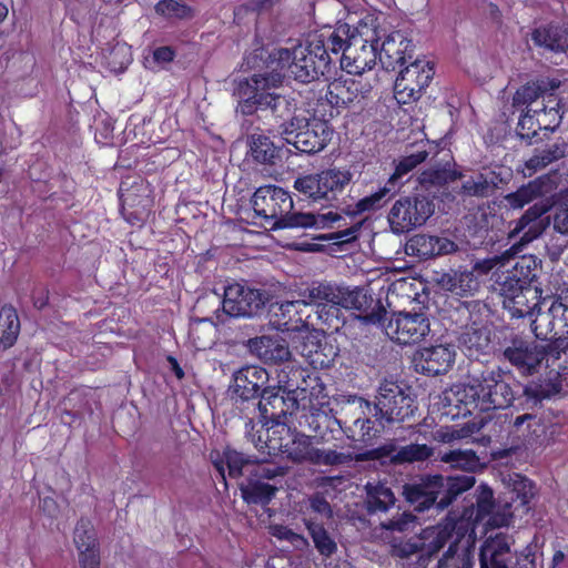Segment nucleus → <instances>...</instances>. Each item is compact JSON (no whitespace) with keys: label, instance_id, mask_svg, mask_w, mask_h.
Wrapping results in <instances>:
<instances>
[{"label":"nucleus","instance_id":"obj_57","mask_svg":"<svg viewBox=\"0 0 568 568\" xmlns=\"http://www.w3.org/2000/svg\"><path fill=\"white\" fill-rule=\"evenodd\" d=\"M435 568H474V556L468 549L456 552V544H450Z\"/></svg>","mask_w":568,"mask_h":568},{"label":"nucleus","instance_id":"obj_1","mask_svg":"<svg viewBox=\"0 0 568 568\" xmlns=\"http://www.w3.org/2000/svg\"><path fill=\"white\" fill-rule=\"evenodd\" d=\"M346 37L344 28L324 26L312 31L293 48H276L267 58L270 70L285 72L301 83H311L331 71V54L338 55L339 43Z\"/></svg>","mask_w":568,"mask_h":568},{"label":"nucleus","instance_id":"obj_32","mask_svg":"<svg viewBox=\"0 0 568 568\" xmlns=\"http://www.w3.org/2000/svg\"><path fill=\"white\" fill-rule=\"evenodd\" d=\"M250 349L253 354H255L264 364L268 365H277L284 364V371L286 368L290 369L292 365L291 362V351L287 342L284 338L278 336H260L254 337L248 341Z\"/></svg>","mask_w":568,"mask_h":568},{"label":"nucleus","instance_id":"obj_48","mask_svg":"<svg viewBox=\"0 0 568 568\" xmlns=\"http://www.w3.org/2000/svg\"><path fill=\"white\" fill-rule=\"evenodd\" d=\"M253 160L261 164H275L281 158L282 149L275 146L273 141L263 134H253L250 142Z\"/></svg>","mask_w":568,"mask_h":568},{"label":"nucleus","instance_id":"obj_55","mask_svg":"<svg viewBox=\"0 0 568 568\" xmlns=\"http://www.w3.org/2000/svg\"><path fill=\"white\" fill-rule=\"evenodd\" d=\"M73 541L79 552L100 549L94 527L91 520L84 517L77 521Z\"/></svg>","mask_w":568,"mask_h":568},{"label":"nucleus","instance_id":"obj_13","mask_svg":"<svg viewBox=\"0 0 568 568\" xmlns=\"http://www.w3.org/2000/svg\"><path fill=\"white\" fill-rule=\"evenodd\" d=\"M559 87L555 81H548L545 79H538L536 81H529L518 88L513 95V106L516 109L525 108L526 111L531 109L530 105L536 102L539 98L542 99L541 106L532 109V113L540 115L552 114V121L556 124L560 122V100L555 93V90Z\"/></svg>","mask_w":568,"mask_h":568},{"label":"nucleus","instance_id":"obj_30","mask_svg":"<svg viewBox=\"0 0 568 568\" xmlns=\"http://www.w3.org/2000/svg\"><path fill=\"white\" fill-rule=\"evenodd\" d=\"M415 45L402 31H392L378 43V60L384 69L395 70L413 59Z\"/></svg>","mask_w":568,"mask_h":568},{"label":"nucleus","instance_id":"obj_17","mask_svg":"<svg viewBox=\"0 0 568 568\" xmlns=\"http://www.w3.org/2000/svg\"><path fill=\"white\" fill-rule=\"evenodd\" d=\"M413 399L395 382L385 381L376 396L375 416L385 423L403 422L413 414Z\"/></svg>","mask_w":568,"mask_h":568},{"label":"nucleus","instance_id":"obj_22","mask_svg":"<svg viewBox=\"0 0 568 568\" xmlns=\"http://www.w3.org/2000/svg\"><path fill=\"white\" fill-rule=\"evenodd\" d=\"M143 182L134 183L129 189L119 190L121 213L132 226H141L148 220L153 204Z\"/></svg>","mask_w":568,"mask_h":568},{"label":"nucleus","instance_id":"obj_52","mask_svg":"<svg viewBox=\"0 0 568 568\" xmlns=\"http://www.w3.org/2000/svg\"><path fill=\"white\" fill-rule=\"evenodd\" d=\"M439 458L442 462L449 464L450 467L465 470L471 475L479 467V458L471 449H450L440 453Z\"/></svg>","mask_w":568,"mask_h":568},{"label":"nucleus","instance_id":"obj_36","mask_svg":"<svg viewBox=\"0 0 568 568\" xmlns=\"http://www.w3.org/2000/svg\"><path fill=\"white\" fill-rule=\"evenodd\" d=\"M377 458H389L394 465L425 462L433 456V448L426 444L412 443L396 449L394 444L383 445L374 450Z\"/></svg>","mask_w":568,"mask_h":568},{"label":"nucleus","instance_id":"obj_61","mask_svg":"<svg viewBox=\"0 0 568 568\" xmlns=\"http://www.w3.org/2000/svg\"><path fill=\"white\" fill-rule=\"evenodd\" d=\"M532 109H528L520 118L517 124V134L521 140H526L531 142L534 138L538 135V130L541 129V125L538 124L535 126L534 115L530 114Z\"/></svg>","mask_w":568,"mask_h":568},{"label":"nucleus","instance_id":"obj_41","mask_svg":"<svg viewBox=\"0 0 568 568\" xmlns=\"http://www.w3.org/2000/svg\"><path fill=\"white\" fill-rule=\"evenodd\" d=\"M440 284L444 290L460 297L471 296L480 287L479 277L474 274V271L463 267L453 273L444 274Z\"/></svg>","mask_w":568,"mask_h":568},{"label":"nucleus","instance_id":"obj_58","mask_svg":"<svg viewBox=\"0 0 568 568\" xmlns=\"http://www.w3.org/2000/svg\"><path fill=\"white\" fill-rule=\"evenodd\" d=\"M348 462V456L335 449L314 448L308 457V463L314 465L336 466Z\"/></svg>","mask_w":568,"mask_h":568},{"label":"nucleus","instance_id":"obj_21","mask_svg":"<svg viewBox=\"0 0 568 568\" xmlns=\"http://www.w3.org/2000/svg\"><path fill=\"white\" fill-rule=\"evenodd\" d=\"M444 153L443 158L434 162L435 164H440L436 168H430L424 170L417 178V185L415 190L417 192L427 195L433 200V203L438 199V194L440 190L448 184L449 182H454L462 178V173L452 168V162L454 158L449 150L444 149L442 152Z\"/></svg>","mask_w":568,"mask_h":568},{"label":"nucleus","instance_id":"obj_42","mask_svg":"<svg viewBox=\"0 0 568 568\" xmlns=\"http://www.w3.org/2000/svg\"><path fill=\"white\" fill-rule=\"evenodd\" d=\"M509 501L506 503L508 514L513 510L526 508L536 495V486L532 480L520 474H514L509 478Z\"/></svg>","mask_w":568,"mask_h":568},{"label":"nucleus","instance_id":"obj_39","mask_svg":"<svg viewBox=\"0 0 568 568\" xmlns=\"http://www.w3.org/2000/svg\"><path fill=\"white\" fill-rule=\"evenodd\" d=\"M432 544L425 538V528L420 534L407 540H394L392 542L393 556L402 559L409 558L414 554H418V566L426 568L430 559L436 556L439 550H433Z\"/></svg>","mask_w":568,"mask_h":568},{"label":"nucleus","instance_id":"obj_2","mask_svg":"<svg viewBox=\"0 0 568 568\" xmlns=\"http://www.w3.org/2000/svg\"><path fill=\"white\" fill-rule=\"evenodd\" d=\"M253 224L272 230L293 227H333L334 223L343 220L337 211L325 213L293 212V200L290 192L283 187L267 184L255 190L251 197Z\"/></svg>","mask_w":568,"mask_h":568},{"label":"nucleus","instance_id":"obj_54","mask_svg":"<svg viewBox=\"0 0 568 568\" xmlns=\"http://www.w3.org/2000/svg\"><path fill=\"white\" fill-rule=\"evenodd\" d=\"M154 11L168 20H190L195 17L194 8L179 0H160L155 3Z\"/></svg>","mask_w":568,"mask_h":568},{"label":"nucleus","instance_id":"obj_23","mask_svg":"<svg viewBox=\"0 0 568 568\" xmlns=\"http://www.w3.org/2000/svg\"><path fill=\"white\" fill-rule=\"evenodd\" d=\"M443 493V475H427L414 483L403 486L405 500L415 511L423 513L430 507L437 509V503Z\"/></svg>","mask_w":568,"mask_h":568},{"label":"nucleus","instance_id":"obj_4","mask_svg":"<svg viewBox=\"0 0 568 568\" xmlns=\"http://www.w3.org/2000/svg\"><path fill=\"white\" fill-rule=\"evenodd\" d=\"M527 393V387L516 382L510 372L497 368L483 372L479 378L464 385L458 395L469 413L471 409L486 413L508 408Z\"/></svg>","mask_w":568,"mask_h":568},{"label":"nucleus","instance_id":"obj_37","mask_svg":"<svg viewBox=\"0 0 568 568\" xmlns=\"http://www.w3.org/2000/svg\"><path fill=\"white\" fill-rule=\"evenodd\" d=\"M556 189L555 179L550 174H545L520 186L517 191L508 194L506 199L511 207L521 209L537 197L551 194Z\"/></svg>","mask_w":568,"mask_h":568},{"label":"nucleus","instance_id":"obj_7","mask_svg":"<svg viewBox=\"0 0 568 568\" xmlns=\"http://www.w3.org/2000/svg\"><path fill=\"white\" fill-rule=\"evenodd\" d=\"M306 371L298 365H292L290 372L281 371L278 374L280 385L277 387H265L258 402L260 417L263 425L272 423L270 434L273 430H285L287 415H292L298 408L295 396L296 389H305Z\"/></svg>","mask_w":568,"mask_h":568},{"label":"nucleus","instance_id":"obj_44","mask_svg":"<svg viewBox=\"0 0 568 568\" xmlns=\"http://www.w3.org/2000/svg\"><path fill=\"white\" fill-rule=\"evenodd\" d=\"M240 490L246 504L266 506L275 497L278 488L275 485L247 477L246 483L240 485Z\"/></svg>","mask_w":568,"mask_h":568},{"label":"nucleus","instance_id":"obj_16","mask_svg":"<svg viewBox=\"0 0 568 568\" xmlns=\"http://www.w3.org/2000/svg\"><path fill=\"white\" fill-rule=\"evenodd\" d=\"M471 509H464L459 517L448 514L444 520L435 526L425 528V538L433 545V550H442L445 545L455 536L456 552L458 544L467 535L474 534L478 523H475Z\"/></svg>","mask_w":568,"mask_h":568},{"label":"nucleus","instance_id":"obj_64","mask_svg":"<svg viewBox=\"0 0 568 568\" xmlns=\"http://www.w3.org/2000/svg\"><path fill=\"white\" fill-rule=\"evenodd\" d=\"M554 229L560 234H568V205L560 204L554 215Z\"/></svg>","mask_w":568,"mask_h":568},{"label":"nucleus","instance_id":"obj_14","mask_svg":"<svg viewBox=\"0 0 568 568\" xmlns=\"http://www.w3.org/2000/svg\"><path fill=\"white\" fill-rule=\"evenodd\" d=\"M386 335L400 345L417 344L430 333V321L426 312H394L381 326Z\"/></svg>","mask_w":568,"mask_h":568},{"label":"nucleus","instance_id":"obj_43","mask_svg":"<svg viewBox=\"0 0 568 568\" xmlns=\"http://www.w3.org/2000/svg\"><path fill=\"white\" fill-rule=\"evenodd\" d=\"M475 483V476L471 474L443 476V493L437 503V510L446 509L457 496L473 488Z\"/></svg>","mask_w":568,"mask_h":568},{"label":"nucleus","instance_id":"obj_29","mask_svg":"<svg viewBox=\"0 0 568 568\" xmlns=\"http://www.w3.org/2000/svg\"><path fill=\"white\" fill-rule=\"evenodd\" d=\"M267 382L268 373L265 368L255 365L244 366L233 375L230 387L232 397L242 402L261 398Z\"/></svg>","mask_w":568,"mask_h":568},{"label":"nucleus","instance_id":"obj_27","mask_svg":"<svg viewBox=\"0 0 568 568\" xmlns=\"http://www.w3.org/2000/svg\"><path fill=\"white\" fill-rule=\"evenodd\" d=\"M454 361V349L442 344L418 348L412 357L415 372L427 376L445 374L452 367Z\"/></svg>","mask_w":568,"mask_h":568},{"label":"nucleus","instance_id":"obj_49","mask_svg":"<svg viewBox=\"0 0 568 568\" xmlns=\"http://www.w3.org/2000/svg\"><path fill=\"white\" fill-rule=\"evenodd\" d=\"M307 423L313 433L311 437L314 438L316 443H328L336 439V425L338 424L336 418L324 413H318L312 414L307 418Z\"/></svg>","mask_w":568,"mask_h":568},{"label":"nucleus","instance_id":"obj_9","mask_svg":"<svg viewBox=\"0 0 568 568\" xmlns=\"http://www.w3.org/2000/svg\"><path fill=\"white\" fill-rule=\"evenodd\" d=\"M282 133L288 144L300 153L315 154L329 142L333 130L325 119L294 115L290 121H283Z\"/></svg>","mask_w":568,"mask_h":568},{"label":"nucleus","instance_id":"obj_45","mask_svg":"<svg viewBox=\"0 0 568 568\" xmlns=\"http://www.w3.org/2000/svg\"><path fill=\"white\" fill-rule=\"evenodd\" d=\"M21 324L16 307L4 304L0 308V346L3 349L12 347L20 334Z\"/></svg>","mask_w":568,"mask_h":568},{"label":"nucleus","instance_id":"obj_11","mask_svg":"<svg viewBox=\"0 0 568 568\" xmlns=\"http://www.w3.org/2000/svg\"><path fill=\"white\" fill-rule=\"evenodd\" d=\"M436 204L427 195L414 190L408 195L398 199L388 213V222L396 234L407 233L426 223L434 214Z\"/></svg>","mask_w":568,"mask_h":568},{"label":"nucleus","instance_id":"obj_25","mask_svg":"<svg viewBox=\"0 0 568 568\" xmlns=\"http://www.w3.org/2000/svg\"><path fill=\"white\" fill-rule=\"evenodd\" d=\"M271 455L281 453L295 463L308 462L315 447L312 446L311 436L304 434H290L285 430H273L268 443H265Z\"/></svg>","mask_w":568,"mask_h":568},{"label":"nucleus","instance_id":"obj_6","mask_svg":"<svg viewBox=\"0 0 568 568\" xmlns=\"http://www.w3.org/2000/svg\"><path fill=\"white\" fill-rule=\"evenodd\" d=\"M377 19L367 17L358 22L352 30L347 23H337L334 28H344V36L339 43L342 53L341 67L349 74H363L372 70L378 60V42L381 41Z\"/></svg>","mask_w":568,"mask_h":568},{"label":"nucleus","instance_id":"obj_15","mask_svg":"<svg viewBox=\"0 0 568 568\" xmlns=\"http://www.w3.org/2000/svg\"><path fill=\"white\" fill-rule=\"evenodd\" d=\"M435 74L433 63L414 60L399 73L394 83V98L398 104L416 102L429 85Z\"/></svg>","mask_w":568,"mask_h":568},{"label":"nucleus","instance_id":"obj_8","mask_svg":"<svg viewBox=\"0 0 568 568\" xmlns=\"http://www.w3.org/2000/svg\"><path fill=\"white\" fill-rule=\"evenodd\" d=\"M211 298L217 304L214 311L217 322L224 323L223 316L252 318L261 315L268 302V294L264 290L233 282L224 286L222 296L214 293L212 296L200 298L197 304H206Z\"/></svg>","mask_w":568,"mask_h":568},{"label":"nucleus","instance_id":"obj_33","mask_svg":"<svg viewBox=\"0 0 568 568\" xmlns=\"http://www.w3.org/2000/svg\"><path fill=\"white\" fill-rule=\"evenodd\" d=\"M446 142L444 140H425L417 144V150L408 155L400 158L395 166L394 173L387 181V184L395 187L397 181L414 170L417 165L425 162L428 158L436 162V158L444 151Z\"/></svg>","mask_w":568,"mask_h":568},{"label":"nucleus","instance_id":"obj_18","mask_svg":"<svg viewBox=\"0 0 568 568\" xmlns=\"http://www.w3.org/2000/svg\"><path fill=\"white\" fill-rule=\"evenodd\" d=\"M339 307L358 312L357 318L364 324L384 326L387 311L381 298H375L374 294L363 287H343Z\"/></svg>","mask_w":568,"mask_h":568},{"label":"nucleus","instance_id":"obj_63","mask_svg":"<svg viewBox=\"0 0 568 568\" xmlns=\"http://www.w3.org/2000/svg\"><path fill=\"white\" fill-rule=\"evenodd\" d=\"M310 508L315 514L321 515L325 519L333 517V510L326 498L320 494H315L310 498Z\"/></svg>","mask_w":568,"mask_h":568},{"label":"nucleus","instance_id":"obj_51","mask_svg":"<svg viewBox=\"0 0 568 568\" xmlns=\"http://www.w3.org/2000/svg\"><path fill=\"white\" fill-rule=\"evenodd\" d=\"M540 264L541 261L535 255H523L507 273L516 278L514 280L515 282L519 281L525 285L535 287L534 283L538 278V268L540 267Z\"/></svg>","mask_w":568,"mask_h":568},{"label":"nucleus","instance_id":"obj_24","mask_svg":"<svg viewBox=\"0 0 568 568\" xmlns=\"http://www.w3.org/2000/svg\"><path fill=\"white\" fill-rule=\"evenodd\" d=\"M508 435L515 447L535 450L544 443L546 426L537 415L525 413L509 423Z\"/></svg>","mask_w":568,"mask_h":568},{"label":"nucleus","instance_id":"obj_26","mask_svg":"<svg viewBox=\"0 0 568 568\" xmlns=\"http://www.w3.org/2000/svg\"><path fill=\"white\" fill-rule=\"evenodd\" d=\"M343 287L336 286L328 282H313L304 291L301 292L303 300H306L307 306L316 305L317 317L331 325L329 317H337L339 312L338 305L342 296Z\"/></svg>","mask_w":568,"mask_h":568},{"label":"nucleus","instance_id":"obj_28","mask_svg":"<svg viewBox=\"0 0 568 568\" xmlns=\"http://www.w3.org/2000/svg\"><path fill=\"white\" fill-rule=\"evenodd\" d=\"M372 91L368 82L348 79H335L329 82L325 93V101L331 106L329 116H334L333 110L347 108L355 101L366 98Z\"/></svg>","mask_w":568,"mask_h":568},{"label":"nucleus","instance_id":"obj_47","mask_svg":"<svg viewBox=\"0 0 568 568\" xmlns=\"http://www.w3.org/2000/svg\"><path fill=\"white\" fill-rule=\"evenodd\" d=\"M303 523L314 542V547L322 557L329 558L337 551V544L324 525L312 517H304Z\"/></svg>","mask_w":568,"mask_h":568},{"label":"nucleus","instance_id":"obj_20","mask_svg":"<svg viewBox=\"0 0 568 568\" xmlns=\"http://www.w3.org/2000/svg\"><path fill=\"white\" fill-rule=\"evenodd\" d=\"M546 347L514 335L503 351L504 358L523 374L531 375L546 358Z\"/></svg>","mask_w":568,"mask_h":568},{"label":"nucleus","instance_id":"obj_59","mask_svg":"<svg viewBox=\"0 0 568 568\" xmlns=\"http://www.w3.org/2000/svg\"><path fill=\"white\" fill-rule=\"evenodd\" d=\"M287 473V468L283 466H276L268 463L253 462L250 469V477L256 478L261 481L263 479H274L276 477H283Z\"/></svg>","mask_w":568,"mask_h":568},{"label":"nucleus","instance_id":"obj_38","mask_svg":"<svg viewBox=\"0 0 568 568\" xmlns=\"http://www.w3.org/2000/svg\"><path fill=\"white\" fill-rule=\"evenodd\" d=\"M513 554L506 536L487 539L479 550L480 568H509Z\"/></svg>","mask_w":568,"mask_h":568},{"label":"nucleus","instance_id":"obj_10","mask_svg":"<svg viewBox=\"0 0 568 568\" xmlns=\"http://www.w3.org/2000/svg\"><path fill=\"white\" fill-rule=\"evenodd\" d=\"M551 207L552 203L548 199L541 200L529 206L518 220L509 223L508 240L513 244L506 251L508 256L520 253L545 233L550 224V217L546 214Z\"/></svg>","mask_w":568,"mask_h":568},{"label":"nucleus","instance_id":"obj_46","mask_svg":"<svg viewBox=\"0 0 568 568\" xmlns=\"http://www.w3.org/2000/svg\"><path fill=\"white\" fill-rule=\"evenodd\" d=\"M541 292L539 287H535L532 295L524 291L520 294H515L514 296L503 300V305L508 310L511 317L524 318L531 316L539 304Z\"/></svg>","mask_w":568,"mask_h":568},{"label":"nucleus","instance_id":"obj_3","mask_svg":"<svg viewBox=\"0 0 568 568\" xmlns=\"http://www.w3.org/2000/svg\"><path fill=\"white\" fill-rule=\"evenodd\" d=\"M353 174L347 169H326L316 174H307L300 176L294 182V189L304 197L321 205L332 207L329 211H337L342 216L336 227L345 226V215L352 216L366 211H374L383 205L385 197L392 190V185L379 189L377 192L361 199L356 203L355 211H346L339 209L338 201L343 195L346 186L351 183Z\"/></svg>","mask_w":568,"mask_h":568},{"label":"nucleus","instance_id":"obj_5","mask_svg":"<svg viewBox=\"0 0 568 568\" xmlns=\"http://www.w3.org/2000/svg\"><path fill=\"white\" fill-rule=\"evenodd\" d=\"M284 81V74L276 70L255 73L236 83L233 95L237 100L236 112L253 115L257 111H271L274 118L285 120L290 115V101L276 93Z\"/></svg>","mask_w":568,"mask_h":568},{"label":"nucleus","instance_id":"obj_40","mask_svg":"<svg viewBox=\"0 0 568 568\" xmlns=\"http://www.w3.org/2000/svg\"><path fill=\"white\" fill-rule=\"evenodd\" d=\"M531 40L535 45L554 52L568 51V26L548 23L534 29Z\"/></svg>","mask_w":568,"mask_h":568},{"label":"nucleus","instance_id":"obj_60","mask_svg":"<svg viewBox=\"0 0 568 568\" xmlns=\"http://www.w3.org/2000/svg\"><path fill=\"white\" fill-rule=\"evenodd\" d=\"M361 227L362 222H358L342 231L329 232L327 234L320 235L317 239L324 241H333L334 244L344 246L355 242L358 239Z\"/></svg>","mask_w":568,"mask_h":568},{"label":"nucleus","instance_id":"obj_12","mask_svg":"<svg viewBox=\"0 0 568 568\" xmlns=\"http://www.w3.org/2000/svg\"><path fill=\"white\" fill-rule=\"evenodd\" d=\"M365 488V507L368 515H385L390 509L396 508V513L390 518H386L379 521L382 529L392 532H405L409 530L410 526L415 523L416 517L410 511H399L400 508L395 506L396 497L392 488L383 484H367Z\"/></svg>","mask_w":568,"mask_h":568},{"label":"nucleus","instance_id":"obj_31","mask_svg":"<svg viewBox=\"0 0 568 568\" xmlns=\"http://www.w3.org/2000/svg\"><path fill=\"white\" fill-rule=\"evenodd\" d=\"M272 312L271 322L282 332H301L311 323V311L303 298L282 302Z\"/></svg>","mask_w":568,"mask_h":568},{"label":"nucleus","instance_id":"obj_34","mask_svg":"<svg viewBox=\"0 0 568 568\" xmlns=\"http://www.w3.org/2000/svg\"><path fill=\"white\" fill-rule=\"evenodd\" d=\"M210 456L214 468L225 486V466L227 467L229 476L236 479L243 476L245 471L250 475L251 465H253L254 462L250 456L230 447H226L222 454L212 452Z\"/></svg>","mask_w":568,"mask_h":568},{"label":"nucleus","instance_id":"obj_50","mask_svg":"<svg viewBox=\"0 0 568 568\" xmlns=\"http://www.w3.org/2000/svg\"><path fill=\"white\" fill-rule=\"evenodd\" d=\"M458 342L460 346L469 352L484 353L489 344V332L483 325L473 323L463 328Z\"/></svg>","mask_w":568,"mask_h":568},{"label":"nucleus","instance_id":"obj_56","mask_svg":"<svg viewBox=\"0 0 568 568\" xmlns=\"http://www.w3.org/2000/svg\"><path fill=\"white\" fill-rule=\"evenodd\" d=\"M495 508V499L493 489L481 484L476 489V503L471 504L469 507H464V509H471L474 511L475 523L480 524L483 520L488 517Z\"/></svg>","mask_w":568,"mask_h":568},{"label":"nucleus","instance_id":"obj_53","mask_svg":"<svg viewBox=\"0 0 568 568\" xmlns=\"http://www.w3.org/2000/svg\"><path fill=\"white\" fill-rule=\"evenodd\" d=\"M376 417V420L362 417L354 419L353 426L351 427L352 438L365 444H371L375 438H377L384 429L385 424L384 419H381L379 416Z\"/></svg>","mask_w":568,"mask_h":568},{"label":"nucleus","instance_id":"obj_19","mask_svg":"<svg viewBox=\"0 0 568 568\" xmlns=\"http://www.w3.org/2000/svg\"><path fill=\"white\" fill-rule=\"evenodd\" d=\"M535 336L541 341L564 342L568 338V305L561 298L551 302L546 312H538L531 322Z\"/></svg>","mask_w":568,"mask_h":568},{"label":"nucleus","instance_id":"obj_35","mask_svg":"<svg viewBox=\"0 0 568 568\" xmlns=\"http://www.w3.org/2000/svg\"><path fill=\"white\" fill-rule=\"evenodd\" d=\"M407 247L412 255L420 260H428L438 255L449 254L457 250V244L443 236L430 234H416L409 242Z\"/></svg>","mask_w":568,"mask_h":568},{"label":"nucleus","instance_id":"obj_62","mask_svg":"<svg viewBox=\"0 0 568 568\" xmlns=\"http://www.w3.org/2000/svg\"><path fill=\"white\" fill-rule=\"evenodd\" d=\"M513 280L516 278L510 274L506 273L504 280L499 283L503 300L514 296L515 294H520L524 291L531 295L535 293V287H530L528 285H525L524 283H520L519 281L515 282Z\"/></svg>","mask_w":568,"mask_h":568}]
</instances>
